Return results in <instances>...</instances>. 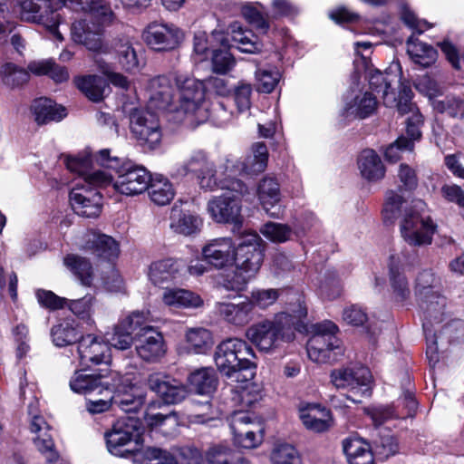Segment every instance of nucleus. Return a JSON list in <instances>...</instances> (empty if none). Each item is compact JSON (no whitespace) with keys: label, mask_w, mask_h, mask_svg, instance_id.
<instances>
[{"label":"nucleus","mask_w":464,"mask_h":464,"mask_svg":"<svg viewBox=\"0 0 464 464\" xmlns=\"http://www.w3.org/2000/svg\"><path fill=\"white\" fill-rule=\"evenodd\" d=\"M77 88L93 102L103 99L105 91L109 88L107 81L97 75H86L74 80Z\"/></svg>","instance_id":"ea45409f"},{"label":"nucleus","mask_w":464,"mask_h":464,"mask_svg":"<svg viewBox=\"0 0 464 464\" xmlns=\"http://www.w3.org/2000/svg\"><path fill=\"white\" fill-rule=\"evenodd\" d=\"M32 110L35 121L38 124H46L50 121H60L66 116L64 107L56 104L47 98H40L34 102Z\"/></svg>","instance_id":"c9c22d12"},{"label":"nucleus","mask_w":464,"mask_h":464,"mask_svg":"<svg viewBox=\"0 0 464 464\" xmlns=\"http://www.w3.org/2000/svg\"><path fill=\"white\" fill-rule=\"evenodd\" d=\"M420 295H421L420 305L423 311L424 317L422 326L428 343L427 356L430 361H437L438 337L433 333L432 327L434 324H440L444 320L446 298L426 285L422 286Z\"/></svg>","instance_id":"1a4fd4ad"},{"label":"nucleus","mask_w":464,"mask_h":464,"mask_svg":"<svg viewBox=\"0 0 464 464\" xmlns=\"http://www.w3.org/2000/svg\"><path fill=\"white\" fill-rule=\"evenodd\" d=\"M111 381H106L111 402L125 412H136L145 401L144 392L132 383L130 374L121 375L111 371Z\"/></svg>","instance_id":"9d476101"},{"label":"nucleus","mask_w":464,"mask_h":464,"mask_svg":"<svg viewBox=\"0 0 464 464\" xmlns=\"http://www.w3.org/2000/svg\"><path fill=\"white\" fill-rule=\"evenodd\" d=\"M389 267L390 281L393 292L401 300H403L409 295L410 289L408 280L401 271V258L399 256H391Z\"/></svg>","instance_id":"a18cd8bd"},{"label":"nucleus","mask_w":464,"mask_h":464,"mask_svg":"<svg viewBox=\"0 0 464 464\" xmlns=\"http://www.w3.org/2000/svg\"><path fill=\"white\" fill-rule=\"evenodd\" d=\"M252 347L239 338H228L216 348L214 361L219 372L234 382H245L254 378L256 365Z\"/></svg>","instance_id":"39448f33"},{"label":"nucleus","mask_w":464,"mask_h":464,"mask_svg":"<svg viewBox=\"0 0 464 464\" xmlns=\"http://www.w3.org/2000/svg\"><path fill=\"white\" fill-rule=\"evenodd\" d=\"M161 298L169 308H198L203 304L198 295L182 288H165Z\"/></svg>","instance_id":"72a5a7b5"},{"label":"nucleus","mask_w":464,"mask_h":464,"mask_svg":"<svg viewBox=\"0 0 464 464\" xmlns=\"http://www.w3.org/2000/svg\"><path fill=\"white\" fill-rule=\"evenodd\" d=\"M256 80L258 92L270 93L280 80V72L276 67L257 68Z\"/></svg>","instance_id":"13d9d810"},{"label":"nucleus","mask_w":464,"mask_h":464,"mask_svg":"<svg viewBox=\"0 0 464 464\" xmlns=\"http://www.w3.org/2000/svg\"><path fill=\"white\" fill-rule=\"evenodd\" d=\"M111 45L117 53L119 63L125 71L135 72L139 70L140 63L137 53L128 39L119 38Z\"/></svg>","instance_id":"c03bdc74"},{"label":"nucleus","mask_w":464,"mask_h":464,"mask_svg":"<svg viewBox=\"0 0 464 464\" xmlns=\"http://www.w3.org/2000/svg\"><path fill=\"white\" fill-rule=\"evenodd\" d=\"M206 458L208 464H251L247 459L237 457L232 449L225 445L211 447Z\"/></svg>","instance_id":"09e8293b"},{"label":"nucleus","mask_w":464,"mask_h":464,"mask_svg":"<svg viewBox=\"0 0 464 464\" xmlns=\"http://www.w3.org/2000/svg\"><path fill=\"white\" fill-rule=\"evenodd\" d=\"M138 430L139 420L137 419L126 417L118 420L111 430L104 435L108 450L115 456H121V448L138 435Z\"/></svg>","instance_id":"5701e85b"},{"label":"nucleus","mask_w":464,"mask_h":464,"mask_svg":"<svg viewBox=\"0 0 464 464\" xmlns=\"http://www.w3.org/2000/svg\"><path fill=\"white\" fill-rule=\"evenodd\" d=\"M110 377L111 372L108 374L102 372L91 374L80 370L74 372L70 379L69 385L75 393L88 395L96 392L97 394H102L103 392L108 390V384L105 382L111 381Z\"/></svg>","instance_id":"393cba45"},{"label":"nucleus","mask_w":464,"mask_h":464,"mask_svg":"<svg viewBox=\"0 0 464 464\" xmlns=\"http://www.w3.org/2000/svg\"><path fill=\"white\" fill-rule=\"evenodd\" d=\"M343 450L349 464H374L372 448L362 438H346L343 440Z\"/></svg>","instance_id":"2f4dec72"},{"label":"nucleus","mask_w":464,"mask_h":464,"mask_svg":"<svg viewBox=\"0 0 464 464\" xmlns=\"http://www.w3.org/2000/svg\"><path fill=\"white\" fill-rule=\"evenodd\" d=\"M136 351L146 362H156L166 353L164 338L155 328H147L146 334L137 338Z\"/></svg>","instance_id":"cd10ccee"},{"label":"nucleus","mask_w":464,"mask_h":464,"mask_svg":"<svg viewBox=\"0 0 464 464\" xmlns=\"http://www.w3.org/2000/svg\"><path fill=\"white\" fill-rule=\"evenodd\" d=\"M404 204L403 198L394 191H389L386 194V200L382 210L383 218L386 222H393L401 211Z\"/></svg>","instance_id":"338daca9"},{"label":"nucleus","mask_w":464,"mask_h":464,"mask_svg":"<svg viewBox=\"0 0 464 464\" xmlns=\"http://www.w3.org/2000/svg\"><path fill=\"white\" fill-rule=\"evenodd\" d=\"M299 417L307 430L314 432L327 430L332 424L330 411L319 404H308L299 411Z\"/></svg>","instance_id":"7c9ffc66"},{"label":"nucleus","mask_w":464,"mask_h":464,"mask_svg":"<svg viewBox=\"0 0 464 464\" xmlns=\"http://www.w3.org/2000/svg\"><path fill=\"white\" fill-rule=\"evenodd\" d=\"M51 336L55 346L64 347L80 340L81 334L73 321L65 320L52 328Z\"/></svg>","instance_id":"37998d69"},{"label":"nucleus","mask_w":464,"mask_h":464,"mask_svg":"<svg viewBox=\"0 0 464 464\" xmlns=\"http://www.w3.org/2000/svg\"><path fill=\"white\" fill-rule=\"evenodd\" d=\"M67 169L78 175L76 183H80L84 188L94 189V188H103L109 185L112 186L113 177L105 170L94 169L90 156H68L65 159Z\"/></svg>","instance_id":"f3484780"},{"label":"nucleus","mask_w":464,"mask_h":464,"mask_svg":"<svg viewBox=\"0 0 464 464\" xmlns=\"http://www.w3.org/2000/svg\"><path fill=\"white\" fill-rule=\"evenodd\" d=\"M132 135L146 150H153L160 146L162 130L158 115L149 109H134L130 115Z\"/></svg>","instance_id":"ddd939ff"},{"label":"nucleus","mask_w":464,"mask_h":464,"mask_svg":"<svg viewBox=\"0 0 464 464\" xmlns=\"http://www.w3.org/2000/svg\"><path fill=\"white\" fill-rule=\"evenodd\" d=\"M237 246L233 239L228 237H218L209 240L202 247L204 261L209 266L221 269L231 266L237 259Z\"/></svg>","instance_id":"412c9836"},{"label":"nucleus","mask_w":464,"mask_h":464,"mask_svg":"<svg viewBox=\"0 0 464 464\" xmlns=\"http://www.w3.org/2000/svg\"><path fill=\"white\" fill-rule=\"evenodd\" d=\"M221 48L212 50V65L216 72L225 74L234 66V59L231 53L227 50V40L225 38V46L219 45Z\"/></svg>","instance_id":"e2e57ef3"},{"label":"nucleus","mask_w":464,"mask_h":464,"mask_svg":"<svg viewBox=\"0 0 464 464\" xmlns=\"http://www.w3.org/2000/svg\"><path fill=\"white\" fill-rule=\"evenodd\" d=\"M376 98L368 92L358 94L352 103L347 104L344 111L346 117L364 119L377 109Z\"/></svg>","instance_id":"a19ab883"},{"label":"nucleus","mask_w":464,"mask_h":464,"mask_svg":"<svg viewBox=\"0 0 464 464\" xmlns=\"http://www.w3.org/2000/svg\"><path fill=\"white\" fill-rule=\"evenodd\" d=\"M188 348L194 353H205L213 344L211 333L202 327L190 328L186 333Z\"/></svg>","instance_id":"49530a36"},{"label":"nucleus","mask_w":464,"mask_h":464,"mask_svg":"<svg viewBox=\"0 0 464 464\" xmlns=\"http://www.w3.org/2000/svg\"><path fill=\"white\" fill-rule=\"evenodd\" d=\"M436 227L430 216L411 208L405 209L400 224L401 234L404 240L415 246L430 245Z\"/></svg>","instance_id":"2eb2a0df"},{"label":"nucleus","mask_w":464,"mask_h":464,"mask_svg":"<svg viewBox=\"0 0 464 464\" xmlns=\"http://www.w3.org/2000/svg\"><path fill=\"white\" fill-rule=\"evenodd\" d=\"M179 271L178 261L173 258H166L154 261L149 267L148 276L155 285L170 282L176 278Z\"/></svg>","instance_id":"4c0bfd02"},{"label":"nucleus","mask_w":464,"mask_h":464,"mask_svg":"<svg viewBox=\"0 0 464 464\" xmlns=\"http://www.w3.org/2000/svg\"><path fill=\"white\" fill-rule=\"evenodd\" d=\"M148 92L149 108L168 111L178 122L198 126L208 119L204 85L193 77L179 72L154 77Z\"/></svg>","instance_id":"f257e3e1"},{"label":"nucleus","mask_w":464,"mask_h":464,"mask_svg":"<svg viewBox=\"0 0 464 464\" xmlns=\"http://www.w3.org/2000/svg\"><path fill=\"white\" fill-rule=\"evenodd\" d=\"M34 443L38 451L44 456L46 464H65L55 449L52 436L44 431L34 438Z\"/></svg>","instance_id":"864d4df0"},{"label":"nucleus","mask_w":464,"mask_h":464,"mask_svg":"<svg viewBox=\"0 0 464 464\" xmlns=\"http://www.w3.org/2000/svg\"><path fill=\"white\" fill-rule=\"evenodd\" d=\"M407 53L411 61L422 67L432 64L437 58V51L430 44L419 41L413 35L406 42Z\"/></svg>","instance_id":"58836bf2"},{"label":"nucleus","mask_w":464,"mask_h":464,"mask_svg":"<svg viewBox=\"0 0 464 464\" xmlns=\"http://www.w3.org/2000/svg\"><path fill=\"white\" fill-rule=\"evenodd\" d=\"M193 174L201 189L213 191L217 189V169L206 151L203 150H192L186 159L173 166L170 172L172 178L179 179Z\"/></svg>","instance_id":"6e6552de"},{"label":"nucleus","mask_w":464,"mask_h":464,"mask_svg":"<svg viewBox=\"0 0 464 464\" xmlns=\"http://www.w3.org/2000/svg\"><path fill=\"white\" fill-rule=\"evenodd\" d=\"M268 151L266 144L257 142L252 147V156L246 161L228 158L220 166L225 176L218 181L217 189L225 190L219 196L212 197L207 204V211L210 218L219 224H233L239 227L242 224L241 198L247 193V187L235 177L241 173L258 174L263 172L267 165Z\"/></svg>","instance_id":"f03ea898"},{"label":"nucleus","mask_w":464,"mask_h":464,"mask_svg":"<svg viewBox=\"0 0 464 464\" xmlns=\"http://www.w3.org/2000/svg\"><path fill=\"white\" fill-rule=\"evenodd\" d=\"M216 310L225 321L235 325H246L253 319L252 304L247 298L238 304L218 302Z\"/></svg>","instance_id":"c756f323"},{"label":"nucleus","mask_w":464,"mask_h":464,"mask_svg":"<svg viewBox=\"0 0 464 464\" xmlns=\"http://www.w3.org/2000/svg\"><path fill=\"white\" fill-rule=\"evenodd\" d=\"M229 426L237 447L255 449L263 441V430L249 411H234L229 417Z\"/></svg>","instance_id":"dca6fc26"},{"label":"nucleus","mask_w":464,"mask_h":464,"mask_svg":"<svg viewBox=\"0 0 464 464\" xmlns=\"http://www.w3.org/2000/svg\"><path fill=\"white\" fill-rule=\"evenodd\" d=\"M218 45L225 46V35L221 32L214 31L208 36L205 32L198 31L194 35V51L198 54L206 55Z\"/></svg>","instance_id":"5fc2aeb1"},{"label":"nucleus","mask_w":464,"mask_h":464,"mask_svg":"<svg viewBox=\"0 0 464 464\" xmlns=\"http://www.w3.org/2000/svg\"><path fill=\"white\" fill-rule=\"evenodd\" d=\"M151 175L140 165L130 161L112 183V188L120 194L133 197L142 194L149 188Z\"/></svg>","instance_id":"aec40b11"},{"label":"nucleus","mask_w":464,"mask_h":464,"mask_svg":"<svg viewBox=\"0 0 464 464\" xmlns=\"http://www.w3.org/2000/svg\"><path fill=\"white\" fill-rule=\"evenodd\" d=\"M263 251L261 237L254 232L246 233L237 246L236 269L224 280L225 288L232 291L243 290L259 270Z\"/></svg>","instance_id":"0eeeda50"},{"label":"nucleus","mask_w":464,"mask_h":464,"mask_svg":"<svg viewBox=\"0 0 464 464\" xmlns=\"http://www.w3.org/2000/svg\"><path fill=\"white\" fill-rule=\"evenodd\" d=\"M358 169L362 178L369 181L382 179L385 169L379 155L372 150H364L358 158Z\"/></svg>","instance_id":"f704fd0d"},{"label":"nucleus","mask_w":464,"mask_h":464,"mask_svg":"<svg viewBox=\"0 0 464 464\" xmlns=\"http://www.w3.org/2000/svg\"><path fill=\"white\" fill-rule=\"evenodd\" d=\"M397 76L390 72H382L375 71L369 77V84L372 91L382 92L383 103L386 107L395 108L398 111L407 110L409 104L407 102L411 100V89L404 84H399V91L396 92L392 87V83L397 82Z\"/></svg>","instance_id":"4468645a"},{"label":"nucleus","mask_w":464,"mask_h":464,"mask_svg":"<svg viewBox=\"0 0 464 464\" xmlns=\"http://www.w3.org/2000/svg\"><path fill=\"white\" fill-rule=\"evenodd\" d=\"M147 385L155 392L160 401H151L145 411V421L150 427L161 426L169 420L177 423L174 413L155 412L162 404H176L181 402L188 395L187 387L179 381L165 375L161 372H154L148 376Z\"/></svg>","instance_id":"423d86ee"},{"label":"nucleus","mask_w":464,"mask_h":464,"mask_svg":"<svg viewBox=\"0 0 464 464\" xmlns=\"http://www.w3.org/2000/svg\"><path fill=\"white\" fill-rule=\"evenodd\" d=\"M147 190L150 199L157 206L169 205L176 195L173 184L161 174L151 175Z\"/></svg>","instance_id":"473e14b6"},{"label":"nucleus","mask_w":464,"mask_h":464,"mask_svg":"<svg viewBox=\"0 0 464 464\" xmlns=\"http://www.w3.org/2000/svg\"><path fill=\"white\" fill-rule=\"evenodd\" d=\"M109 351L105 343L92 334L82 337L78 345L81 363L86 367L107 362L110 358Z\"/></svg>","instance_id":"a878e982"},{"label":"nucleus","mask_w":464,"mask_h":464,"mask_svg":"<svg viewBox=\"0 0 464 464\" xmlns=\"http://www.w3.org/2000/svg\"><path fill=\"white\" fill-rule=\"evenodd\" d=\"M374 450L382 458H389L399 451V443L390 431H385L374 440Z\"/></svg>","instance_id":"69168bd1"},{"label":"nucleus","mask_w":464,"mask_h":464,"mask_svg":"<svg viewBox=\"0 0 464 464\" xmlns=\"http://www.w3.org/2000/svg\"><path fill=\"white\" fill-rule=\"evenodd\" d=\"M94 160L104 169L114 170L117 174L130 162L113 153L111 149H103L96 152Z\"/></svg>","instance_id":"052dcab7"},{"label":"nucleus","mask_w":464,"mask_h":464,"mask_svg":"<svg viewBox=\"0 0 464 464\" xmlns=\"http://www.w3.org/2000/svg\"><path fill=\"white\" fill-rule=\"evenodd\" d=\"M331 382L337 389H349L361 396L372 394V376L370 370L363 366L334 369L330 374Z\"/></svg>","instance_id":"a211bd4d"},{"label":"nucleus","mask_w":464,"mask_h":464,"mask_svg":"<svg viewBox=\"0 0 464 464\" xmlns=\"http://www.w3.org/2000/svg\"><path fill=\"white\" fill-rule=\"evenodd\" d=\"M265 237L275 243H283L291 239L293 230L285 225L275 222H267L260 229Z\"/></svg>","instance_id":"680f3d73"},{"label":"nucleus","mask_w":464,"mask_h":464,"mask_svg":"<svg viewBox=\"0 0 464 464\" xmlns=\"http://www.w3.org/2000/svg\"><path fill=\"white\" fill-rule=\"evenodd\" d=\"M169 220L170 229L185 237L198 234L203 227V220L199 216L183 211L177 204L171 208Z\"/></svg>","instance_id":"c85d7f7f"},{"label":"nucleus","mask_w":464,"mask_h":464,"mask_svg":"<svg viewBox=\"0 0 464 464\" xmlns=\"http://www.w3.org/2000/svg\"><path fill=\"white\" fill-rule=\"evenodd\" d=\"M79 12L87 14V16L72 24V42L98 54L111 53L112 47L104 39L105 28L114 20L111 7L102 1H92L90 8L79 9Z\"/></svg>","instance_id":"7ed1b4c3"},{"label":"nucleus","mask_w":464,"mask_h":464,"mask_svg":"<svg viewBox=\"0 0 464 464\" xmlns=\"http://www.w3.org/2000/svg\"><path fill=\"white\" fill-rule=\"evenodd\" d=\"M146 44L158 52L176 49L183 39V33L172 24L152 22L142 33Z\"/></svg>","instance_id":"6ab92c4d"},{"label":"nucleus","mask_w":464,"mask_h":464,"mask_svg":"<svg viewBox=\"0 0 464 464\" xmlns=\"http://www.w3.org/2000/svg\"><path fill=\"white\" fill-rule=\"evenodd\" d=\"M63 263L80 279L82 285H91L92 267L86 258L70 254L64 257Z\"/></svg>","instance_id":"8fccbe9b"},{"label":"nucleus","mask_w":464,"mask_h":464,"mask_svg":"<svg viewBox=\"0 0 464 464\" xmlns=\"http://www.w3.org/2000/svg\"><path fill=\"white\" fill-rule=\"evenodd\" d=\"M15 8L21 20L41 24L63 40L58 31L61 15L54 7V0H16Z\"/></svg>","instance_id":"9b49d317"},{"label":"nucleus","mask_w":464,"mask_h":464,"mask_svg":"<svg viewBox=\"0 0 464 464\" xmlns=\"http://www.w3.org/2000/svg\"><path fill=\"white\" fill-rule=\"evenodd\" d=\"M297 302L299 309L296 315L285 312L276 314L272 318L264 319L248 327L246 332V338L266 353L277 349L282 343L292 342L295 337L296 320L307 314L300 297Z\"/></svg>","instance_id":"20e7f679"},{"label":"nucleus","mask_w":464,"mask_h":464,"mask_svg":"<svg viewBox=\"0 0 464 464\" xmlns=\"http://www.w3.org/2000/svg\"><path fill=\"white\" fill-rule=\"evenodd\" d=\"M272 464H302L298 451L289 444L276 447L271 455Z\"/></svg>","instance_id":"0e129e2a"},{"label":"nucleus","mask_w":464,"mask_h":464,"mask_svg":"<svg viewBox=\"0 0 464 464\" xmlns=\"http://www.w3.org/2000/svg\"><path fill=\"white\" fill-rule=\"evenodd\" d=\"M337 330V326L332 322L317 325L315 334L306 344L307 354L312 361L320 363L334 361L343 353L342 342L335 335Z\"/></svg>","instance_id":"f8f14e48"},{"label":"nucleus","mask_w":464,"mask_h":464,"mask_svg":"<svg viewBox=\"0 0 464 464\" xmlns=\"http://www.w3.org/2000/svg\"><path fill=\"white\" fill-rule=\"evenodd\" d=\"M280 296V290L275 288H256L253 289L249 297H246L252 304V311L255 307L266 310L273 305Z\"/></svg>","instance_id":"4d7b16f0"},{"label":"nucleus","mask_w":464,"mask_h":464,"mask_svg":"<svg viewBox=\"0 0 464 464\" xmlns=\"http://www.w3.org/2000/svg\"><path fill=\"white\" fill-rule=\"evenodd\" d=\"M0 75L2 82L9 88L22 86L29 80V72L12 63H6L1 66Z\"/></svg>","instance_id":"603ef678"},{"label":"nucleus","mask_w":464,"mask_h":464,"mask_svg":"<svg viewBox=\"0 0 464 464\" xmlns=\"http://www.w3.org/2000/svg\"><path fill=\"white\" fill-rule=\"evenodd\" d=\"M150 322L149 311H133L119 321L131 334L135 333L136 339L146 334L147 328H153L149 325Z\"/></svg>","instance_id":"de8ad7c7"},{"label":"nucleus","mask_w":464,"mask_h":464,"mask_svg":"<svg viewBox=\"0 0 464 464\" xmlns=\"http://www.w3.org/2000/svg\"><path fill=\"white\" fill-rule=\"evenodd\" d=\"M189 382L198 394H211L218 386V378L212 368H202L189 376Z\"/></svg>","instance_id":"79ce46f5"},{"label":"nucleus","mask_w":464,"mask_h":464,"mask_svg":"<svg viewBox=\"0 0 464 464\" xmlns=\"http://www.w3.org/2000/svg\"><path fill=\"white\" fill-rule=\"evenodd\" d=\"M409 106L404 111H399L401 115L410 113L411 115L406 120V134L409 141L414 145L415 140H419L421 137L420 127L423 124L422 115L411 102V100L407 102Z\"/></svg>","instance_id":"6e6d98bb"},{"label":"nucleus","mask_w":464,"mask_h":464,"mask_svg":"<svg viewBox=\"0 0 464 464\" xmlns=\"http://www.w3.org/2000/svg\"><path fill=\"white\" fill-rule=\"evenodd\" d=\"M102 195L95 189L75 183L70 192V202L74 212L84 218H97L102 212Z\"/></svg>","instance_id":"4be33fe9"},{"label":"nucleus","mask_w":464,"mask_h":464,"mask_svg":"<svg viewBox=\"0 0 464 464\" xmlns=\"http://www.w3.org/2000/svg\"><path fill=\"white\" fill-rule=\"evenodd\" d=\"M231 39L235 46L242 53H256L261 51L262 44L251 30L245 29L238 22L229 26Z\"/></svg>","instance_id":"e433bc0d"},{"label":"nucleus","mask_w":464,"mask_h":464,"mask_svg":"<svg viewBox=\"0 0 464 464\" xmlns=\"http://www.w3.org/2000/svg\"><path fill=\"white\" fill-rule=\"evenodd\" d=\"M95 299L92 295H87L79 299H67L65 306L88 325H93L92 314L94 312Z\"/></svg>","instance_id":"3c124183"},{"label":"nucleus","mask_w":464,"mask_h":464,"mask_svg":"<svg viewBox=\"0 0 464 464\" xmlns=\"http://www.w3.org/2000/svg\"><path fill=\"white\" fill-rule=\"evenodd\" d=\"M256 194L266 214L276 218L281 216L282 210L280 207H277L281 200V191L276 179L266 177L261 179L257 186Z\"/></svg>","instance_id":"bb28decb"},{"label":"nucleus","mask_w":464,"mask_h":464,"mask_svg":"<svg viewBox=\"0 0 464 464\" xmlns=\"http://www.w3.org/2000/svg\"><path fill=\"white\" fill-rule=\"evenodd\" d=\"M83 249L92 252L98 257L105 260L117 258L120 254L118 242L111 236L96 231H88L84 234Z\"/></svg>","instance_id":"b1692460"},{"label":"nucleus","mask_w":464,"mask_h":464,"mask_svg":"<svg viewBox=\"0 0 464 464\" xmlns=\"http://www.w3.org/2000/svg\"><path fill=\"white\" fill-rule=\"evenodd\" d=\"M108 341L116 349L127 350L132 345L133 337L132 334L118 322Z\"/></svg>","instance_id":"774afa93"},{"label":"nucleus","mask_w":464,"mask_h":464,"mask_svg":"<svg viewBox=\"0 0 464 464\" xmlns=\"http://www.w3.org/2000/svg\"><path fill=\"white\" fill-rule=\"evenodd\" d=\"M434 109L452 118H464V100L454 96H447L443 100L433 102Z\"/></svg>","instance_id":"bf43d9fd"}]
</instances>
